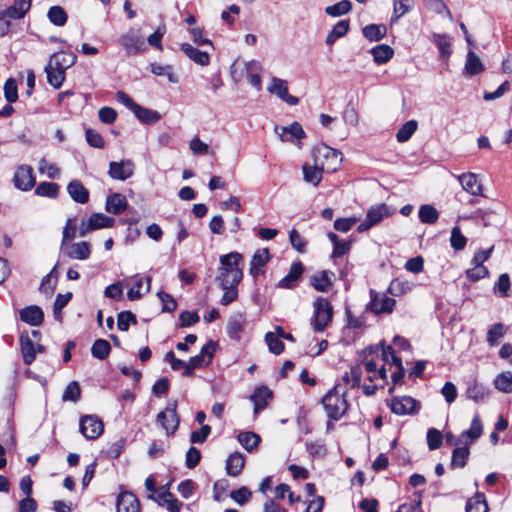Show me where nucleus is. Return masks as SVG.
<instances>
[{
    "mask_svg": "<svg viewBox=\"0 0 512 512\" xmlns=\"http://www.w3.org/2000/svg\"><path fill=\"white\" fill-rule=\"evenodd\" d=\"M242 260V254L236 251L219 257L220 267L216 276L218 285L239 284L241 282L243 271L239 265Z\"/></svg>",
    "mask_w": 512,
    "mask_h": 512,
    "instance_id": "obj_1",
    "label": "nucleus"
},
{
    "mask_svg": "<svg viewBox=\"0 0 512 512\" xmlns=\"http://www.w3.org/2000/svg\"><path fill=\"white\" fill-rule=\"evenodd\" d=\"M313 162L326 173L337 171L342 163V153L325 144L315 146L312 151Z\"/></svg>",
    "mask_w": 512,
    "mask_h": 512,
    "instance_id": "obj_2",
    "label": "nucleus"
},
{
    "mask_svg": "<svg viewBox=\"0 0 512 512\" xmlns=\"http://www.w3.org/2000/svg\"><path fill=\"white\" fill-rule=\"evenodd\" d=\"M324 409L329 418L340 419L348 408V403L344 398V392H341L338 386L334 387L323 397Z\"/></svg>",
    "mask_w": 512,
    "mask_h": 512,
    "instance_id": "obj_3",
    "label": "nucleus"
},
{
    "mask_svg": "<svg viewBox=\"0 0 512 512\" xmlns=\"http://www.w3.org/2000/svg\"><path fill=\"white\" fill-rule=\"evenodd\" d=\"M333 315V307L326 298L317 297L313 301V317L311 324L315 331H323L332 321Z\"/></svg>",
    "mask_w": 512,
    "mask_h": 512,
    "instance_id": "obj_4",
    "label": "nucleus"
},
{
    "mask_svg": "<svg viewBox=\"0 0 512 512\" xmlns=\"http://www.w3.org/2000/svg\"><path fill=\"white\" fill-rule=\"evenodd\" d=\"M392 214L391 209L386 204H378L368 209L365 219L357 227L358 232H365L378 225L381 221Z\"/></svg>",
    "mask_w": 512,
    "mask_h": 512,
    "instance_id": "obj_5",
    "label": "nucleus"
},
{
    "mask_svg": "<svg viewBox=\"0 0 512 512\" xmlns=\"http://www.w3.org/2000/svg\"><path fill=\"white\" fill-rule=\"evenodd\" d=\"M177 402L170 401L165 410L157 415L158 424L165 430L167 436L175 433L179 426V418L176 412Z\"/></svg>",
    "mask_w": 512,
    "mask_h": 512,
    "instance_id": "obj_6",
    "label": "nucleus"
},
{
    "mask_svg": "<svg viewBox=\"0 0 512 512\" xmlns=\"http://www.w3.org/2000/svg\"><path fill=\"white\" fill-rule=\"evenodd\" d=\"M274 132L282 142L295 144L298 148H301L300 141L306 136L302 126L296 121L288 126L276 125Z\"/></svg>",
    "mask_w": 512,
    "mask_h": 512,
    "instance_id": "obj_7",
    "label": "nucleus"
},
{
    "mask_svg": "<svg viewBox=\"0 0 512 512\" xmlns=\"http://www.w3.org/2000/svg\"><path fill=\"white\" fill-rule=\"evenodd\" d=\"M114 223L115 220L112 217H109L103 213H93L87 220L81 222L79 226V235L84 237L94 230L111 228L113 227Z\"/></svg>",
    "mask_w": 512,
    "mask_h": 512,
    "instance_id": "obj_8",
    "label": "nucleus"
},
{
    "mask_svg": "<svg viewBox=\"0 0 512 512\" xmlns=\"http://www.w3.org/2000/svg\"><path fill=\"white\" fill-rule=\"evenodd\" d=\"M395 306V300L385 293L370 290V301L366 305V310L374 314L391 313Z\"/></svg>",
    "mask_w": 512,
    "mask_h": 512,
    "instance_id": "obj_9",
    "label": "nucleus"
},
{
    "mask_svg": "<svg viewBox=\"0 0 512 512\" xmlns=\"http://www.w3.org/2000/svg\"><path fill=\"white\" fill-rule=\"evenodd\" d=\"M119 44L127 55H137L145 51L146 46L142 37L133 29L128 30L119 37Z\"/></svg>",
    "mask_w": 512,
    "mask_h": 512,
    "instance_id": "obj_10",
    "label": "nucleus"
},
{
    "mask_svg": "<svg viewBox=\"0 0 512 512\" xmlns=\"http://www.w3.org/2000/svg\"><path fill=\"white\" fill-rule=\"evenodd\" d=\"M81 434L90 440L97 439L104 430L103 422L95 415H84L79 421Z\"/></svg>",
    "mask_w": 512,
    "mask_h": 512,
    "instance_id": "obj_11",
    "label": "nucleus"
},
{
    "mask_svg": "<svg viewBox=\"0 0 512 512\" xmlns=\"http://www.w3.org/2000/svg\"><path fill=\"white\" fill-rule=\"evenodd\" d=\"M215 345L212 341L207 342L201 349L200 353L189 359L186 370L183 371L184 376H189L194 369L207 366L214 354Z\"/></svg>",
    "mask_w": 512,
    "mask_h": 512,
    "instance_id": "obj_12",
    "label": "nucleus"
},
{
    "mask_svg": "<svg viewBox=\"0 0 512 512\" xmlns=\"http://www.w3.org/2000/svg\"><path fill=\"white\" fill-rule=\"evenodd\" d=\"M388 406L396 415L415 414L420 409V403L409 396L394 397L388 402Z\"/></svg>",
    "mask_w": 512,
    "mask_h": 512,
    "instance_id": "obj_13",
    "label": "nucleus"
},
{
    "mask_svg": "<svg viewBox=\"0 0 512 512\" xmlns=\"http://www.w3.org/2000/svg\"><path fill=\"white\" fill-rule=\"evenodd\" d=\"M267 91L291 106L299 103V99L297 97L288 93V82L284 79L272 77L267 85Z\"/></svg>",
    "mask_w": 512,
    "mask_h": 512,
    "instance_id": "obj_14",
    "label": "nucleus"
},
{
    "mask_svg": "<svg viewBox=\"0 0 512 512\" xmlns=\"http://www.w3.org/2000/svg\"><path fill=\"white\" fill-rule=\"evenodd\" d=\"M135 171V164L132 160L112 161L109 163L108 175L113 180L125 181L131 178Z\"/></svg>",
    "mask_w": 512,
    "mask_h": 512,
    "instance_id": "obj_15",
    "label": "nucleus"
},
{
    "mask_svg": "<svg viewBox=\"0 0 512 512\" xmlns=\"http://www.w3.org/2000/svg\"><path fill=\"white\" fill-rule=\"evenodd\" d=\"M14 185L22 190L28 191L35 185V177L33 175V169L28 165H21L16 169L14 174Z\"/></svg>",
    "mask_w": 512,
    "mask_h": 512,
    "instance_id": "obj_16",
    "label": "nucleus"
},
{
    "mask_svg": "<svg viewBox=\"0 0 512 512\" xmlns=\"http://www.w3.org/2000/svg\"><path fill=\"white\" fill-rule=\"evenodd\" d=\"M159 506L166 508L169 512H180L182 503L168 490L162 488L158 494L149 495Z\"/></svg>",
    "mask_w": 512,
    "mask_h": 512,
    "instance_id": "obj_17",
    "label": "nucleus"
},
{
    "mask_svg": "<svg viewBox=\"0 0 512 512\" xmlns=\"http://www.w3.org/2000/svg\"><path fill=\"white\" fill-rule=\"evenodd\" d=\"M14 4L0 9L2 17L11 20H20L24 18L26 13L29 11L31 7V0H13Z\"/></svg>",
    "mask_w": 512,
    "mask_h": 512,
    "instance_id": "obj_18",
    "label": "nucleus"
},
{
    "mask_svg": "<svg viewBox=\"0 0 512 512\" xmlns=\"http://www.w3.org/2000/svg\"><path fill=\"white\" fill-rule=\"evenodd\" d=\"M76 59L74 53L57 52L50 56L46 66L49 69L56 68L66 72L68 68L75 64Z\"/></svg>",
    "mask_w": 512,
    "mask_h": 512,
    "instance_id": "obj_19",
    "label": "nucleus"
},
{
    "mask_svg": "<svg viewBox=\"0 0 512 512\" xmlns=\"http://www.w3.org/2000/svg\"><path fill=\"white\" fill-rule=\"evenodd\" d=\"M458 181L467 193L473 196L482 195V185L477 174L472 172L463 173L458 176Z\"/></svg>",
    "mask_w": 512,
    "mask_h": 512,
    "instance_id": "obj_20",
    "label": "nucleus"
},
{
    "mask_svg": "<svg viewBox=\"0 0 512 512\" xmlns=\"http://www.w3.org/2000/svg\"><path fill=\"white\" fill-rule=\"evenodd\" d=\"M333 276V272L322 270L313 274L309 282L318 292H327L333 286Z\"/></svg>",
    "mask_w": 512,
    "mask_h": 512,
    "instance_id": "obj_21",
    "label": "nucleus"
},
{
    "mask_svg": "<svg viewBox=\"0 0 512 512\" xmlns=\"http://www.w3.org/2000/svg\"><path fill=\"white\" fill-rule=\"evenodd\" d=\"M489 396V389L477 379L468 382L466 397L476 403L484 402Z\"/></svg>",
    "mask_w": 512,
    "mask_h": 512,
    "instance_id": "obj_22",
    "label": "nucleus"
},
{
    "mask_svg": "<svg viewBox=\"0 0 512 512\" xmlns=\"http://www.w3.org/2000/svg\"><path fill=\"white\" fill-rule=\"evenodd\" d=\"M64 253L71 259L87 260L91 255V245L86 241L72 243L65 248Z\"/></svg>",
    "mask_w": 512,
    "mask_h": 512,
    "instance_id": "obj_23",
    "label": "nucleus"
},
{
    "mask_svg": "<svg viewBox=\"0 0 512 512\" xmlns=\"http://www.w3.org/2000/svg\"><path fill=\"white\" fill-rule=\"evenodd\" d=\"M21 321L30 326H39L44 320V313L39 306L31 305L23 308L20 313Z\"/></svg>",
    "mask_w": 512,
    "mask_h": 512,
    "instance_id": "obj_24",
    "label": "nucleus"
},
{
    "mask_svg": "<svg viewBox=\"0 0 512 512\" xmlns=\"http://www.w3.org/2000/svg\"><path fill=\"white\" fill-rule=\"evenodd\" d=\"M272 392L265 386H259L254 390L250 399L254 404V415H258L260 411L264 410L268 405V400L271 399Z\"/></svg>",
    "mask_w": 512,
    "mask_h": 512,
    "instance_id": "obj_25",
    "label": "nucleus"
},
{
    "mask_svg": "<svg viewBox=\"0 0 512 512\" xmlns=\"http://www.w3.org/2000/svg\"><path fill=\"white\" fill-rule=\"evenodd\" d=\"M181 51L194 63L200 66H207L210 63V55L206 51H201L189 43H183L180 46Z\"/></svg>",
    "mask_w": 512,
    "mask_h": 512,
    "instance_id": "obj_26",
    "label": "nucleus"
},
{
    "mask_svg": "<svg viewBox=\"0 0 512 512\" xmlns=\"http://www.w3.org/2000/svg\"><path fill=\"white\" fill-rule=\"evenodd\" d=\"M67 193L76 203L86 204L89 201V191L79 180L68 183Z\"/></svg>",
    "mask_w": 512,
    "mask_h": 512,
    "instance_id": "obj_27",
    "label": "nucleus"
},
{
    "mask_svg": "<svg viewBox=\"0 0 512 512\" xmlns=\"http://www.w3.org/2000/svg\"><path fill=\"white\" fill-rule=\"evenodd\" d=\"M117 512H140V503L130 492H123L117 499Z\"/></svg>",
    "mask_w": 512,
    "mask_h": 512,
    "instance_id": "obj_28",
    "label": "nucleus"
},
{
    "mask_svg": "<svg viewBox=\"0 0 512 512\" xmlns=\"http://www.w3.org/2000/svg\"><path fill=\"white\" fill-rule=\"evenodd\" d=\"M303 270L304 268L301 262H294L291 265L288 274L278 282V287L285 289L294 288L297 285Z\"/></svg>",
    "mask_w": 512,
    "mask_h": 512,
    "instance_id": "obj_29",
    "label": "nucleus"
},
{
    "mask_svg": "<svg viewBox=\"0 0 512 512\" xmlns=\"http://www.w3.org/2000/svg\"><path fill=\"white\" fill-rule=\"evenodd\" d=\"M261 69V65L255 60H251L244 63V71L247 74L248 82L257 91H260L262 89V80L259 75Z\"/></svg>",
    "mask_w": 512,
    "mask_h": 512,
    "instance_id": "obj_30",
    "label": "nucleus"
},
{
    "mask_svg": "<svg viewBox=\"0 0 512 512\" xmlns=\"http://www.w3.org/2000/svg\"><path fill=\"white\" fill-rule=\"evenodd\" d=\"M20 349L23 361L26 365L32 364L35 360V344L27 332H23L20 336Z\"/></svg>",
    "mask_w": 512,
    "mask_h": 512,
    "instance_id": "obj_31",
    "label": "nucleus"
},
{
    "mask_svg": "<svg viewBox=\"0 0 512 512\" xmlns=\"http://www.w3.org/2000/svg\"><path fill=\"white\" fill-rule=\"evenodd\" d=\"M269 259L270 253L267 248L257 250L250 263V274L253 277H257L262 272V268L267 264Z\"/></svg>",
    "mask_w": 512,
    "mask_h": 512,
    "instance_id": "obj_32",
    "label": "nucleus"
},
{
    "mask_svg": "<svg viewBox=\"0 0 512 512\" xmlns=\"http://www.w3.org/2000/svg\"><path fill=\"white\" fill-rule=\"evenodd\" d=\"M245 466V457L240 452H234L226 459L225 469L229 476H238Z\"/></svg>",
    "mask_w": 512,
    "mask_h": 512,
    "instance_id": "obj_33",
    "label": "nucleus"
},
{
    "mask_svg": "<svg viewBox=\"0 0 512 512\" xmlns=\"http://www.w3.org/2000/svg\"><path fill=\"white\" fill-rule=\"evenodd\" d=\"M127 208V200L125 196L114 193L109 195L106 199L105 209L107 212L118 215L124 212Z\"/></svg>",
    "mask_w": 512,
    "mask_h": 512,
    "instance_id": "obj_34",
    "label": "nucleus"
},
{
    "mask_svg": "<svg viewBox=\"0 0 512 512\" xmlns=\"http://www.w3.org/2000/svg\"><path fill=\"white\" fill-rule=\"evenodd\" d=\"M489 506L486 501L485 495L482 492L476 491L474 496L470 497L465 505V512H488Z\"/></svg>",
    "mask_w": 512,
    "mask_h": 512,
    "instance_id": "obj_35",
    "label": "nucleus"
},
{
    "mask_svg": "<svg viewBox=\"0 0 512 512\" xmlns=\"http://www.w3.org/2000/svg\"><path fill=\"white\" fill-rule=\"evenodd\" d=\"M246 325L245 317L242 313L234 314L230 317L227 324V333L233 339H239L240 334Z\"/></svg>",
    "mask_w": 512,
    "mask_h": 512,
    "instance_id": "obj_36",
    "label": "nucleus"
},
{
    "mask_svg": "<svg viewBox=\"0 0 512 512\" xmlns=\"http://www.w3.org/2000/svg\"><path fill=\"white\" fill-rule=\"evenodd\" d=\"M322 173L324 171L318 167V165L303 164L302 165V174L303 180L316 187L322 180Z\"/></svg>",
    "mask_w": 512,
    "mask_h": 512,
    "instance_id": "obj_37",
    "label": "nucleus"
},
{
    "mask_svg": "<svg viewBox=\"0 0 512 512\" xmlns=\"http://www.w3.org/2000/svg\"><path fill=\"white\" fill-rule=\"evenodd\" d=\"M135 117L144 124H153L160 120L161 115L158 111L142 107L137 104L132 110Z\"/></svg>",
    "mask_w": 512,
    "mask_h": 512,
    "instance_id": "obj_38",
    "label": "nucleus"
},
{
    "mask_svg": "<svg viewBox=\"0 0 512 512\" xmlns=\"http://www.w3.org/2000/svg\"><path fill=\"white\" fill-rule=\"evenodd\" d=\"M373 60L376 64L382 65L387 63L394 55V50L387 44H381L370 50Z\"/></svg>",
    "mask_w": 512,
    "mask_h": 512,
    "instance_id": "obj_39",
    "label": "nucleus"
},
{
    "mask_svg": "<svg viewBox=\"0 0 512 512\" xmlns=\"http://www.w3.org/2000/svg\"><path fill=\"white\" fill-rule=\"evenodd\" d=\"M151 277L149 276H146V277H140L137 279L136 283L134 284V286L128 290L127 292V297L130 301H135V300H139L143 293H142V288L145 284V293H148L151 289Z\"/></svg>",
    "mask_w": 512,
    "mask_h": 512,
    "instance_id": "obj_40",
    "label": "nucleus"
},
{
    "mask_svg": "<svg viewBox=\"0 0 512 512\" xmlns=\"http://www.w3.org/2000/svg\"><path fill=\"white\" fill-rule=\"evenodd\" d=\"M349 31V21L341 20L337 22L325 38V43L333 45L339 38L344 37Z\"/></svg>",
    "mask_w": 512,
    "mask_h": 512,
    "instance_id": "obj_41",
    "label": "nucleus"
},
{
    "mask_svg": "<svg viewBox=\"0 0 512 512\" xmlns=\"http://www.w3.org/2000/svg\"><path fill=\"white\" fill-rule=\"evenodd\" d=\"M362 33L367 40L376 42L386 36L387 28L383 24H369L363 27Z\"/></svg>",
    "mask_w": 512,
    "mask_h": 512,
    "instance_id": "obj_42",
    "label": "nucleus"
},
{
    "mask_svg": "<svg viewBox=\"0 0 512 512\" xmlns=\"http://www.w3.org/2000/svg\"><path fill=\"white\" fill-rule=\"evenodd\" d=\"M483 70L484 67L480 58L475 54L473 50H469L464 66V73L468 76H473L481 73Z\"/></svg>",
    "mask_w": 512,
    "mask_h": 512,
    "instance_id": "obj_43",
    "label": "nucleus"
},
{
    "mask_svg": "<svg viewBox=\"0 0 512 512\" xmlns=\"http://www.w3.org/2000/svg\"><path fill=\"white\" fill-rule=\"evenodd\" d=\"M418 217L423 224H435L439 218L438 210L430 204H423L419 207Z\"/></svg>",
    "mask_w": 512,
    "mask_h": 512,
    "instance_id": "obj_44",
    "label": "nucleus"
},
{
    "mask_svg": "<svg viewBox=\"0 0 512 512\" xmlns=\"http://www.w3.org/2000/svg\"><path fill=\"white\" fill-rule=\"evenodd\" d=\"M431 39L432 42L437 46L440 56L444 59L449 58L452 53L451 41L449 36L445 34L434 33Z\"/></svg>",
    "mask_w": 512,
    "mask_h": 512,
    "instance_id": "obj_45",
    "label": "nucleus"
},
{
    "mask_svg": "<svg viewBox=\"0 0 512 512\" xmlns=\"http://www.w3.org/2000/svg\"><path fill=\"white\" fill-rule=\"evenodd\" d=\"M494 387L502 393H512V372L504 371L496 375Z\"/></svg>",
    "mask_w": 512,
    "mask_h": 512,
    "instance_id": "obj_46",
    "label": "nucleus"
},
{
    "mask_svg": "<svg viewBox=\"0 0 512 512\" xmlns=\"http://www.w3.org/2000/svg\"><path fill=\"white\" fill-rule=\"evenodd\" d=\"M413 7V0H395L393 3L391 23H396L402 16L411 11Z\"/></svg>",
    "mask_w": 512,
    "mask_h": 512,
    "instance_id": "obj_47",
    "label": "nucleus"
},
{
    "mask_svg": "<svg viewBox=\"0 0 512 512\" xmlns=\"http://www.w3.org/2000/svg\"><path fill=\"white\" fill-rule=\"evenodd\" d=\"M327 236H328V239L333 244L332 257H335V258L341 257V256L345 255L350 250L351 243L349 241L340 240L339 237L333 232H329L327 234Z\"/></svg>",
    "mask_w": 512,
    "mask_h": 512,
    "instance_id": "obj_48",
    "label": "nucleus"
},
{
    "mask_svg": "<svg viewBox=\"0 0 512 512\" xmlns=\"http://www.w3.org/2000/svg\"><path fill=\"white\" fill-rule=\"evenodd\" d=\"M260 440V436L254 432H242L238 435L239 443L248 452L254 451L258 447Z\"/></svg>",
    "mask_w": 512,
    "mask_h": 512,
    "instance_id": "obj_49",
    "label": "nucleus"
},
{
    "mask_svg": "<svg viewBox=\"0 0 512 512\" xmlns=\"http://www.w3.org/2000/svg\"><path fill=\"white\" fill-rule=\"evenodd\" d=\"M47 82L55 89H59L66 78V72L60 69L45 67Z\"/></svg>",
    "mask_w": 512,
    "mask_h": 512,
    "instance_id": "obj_50",
    "label": "nucleus"
},
{
    "mask_svg": "<svg viewBox=\"0 0 512 512\" xmlns=\"http://www.w3.org/2000/svg\"><path fill=\"white\" fill-rule=\"evenodd\" d=\"M418 128V123L415 120L405 122L396 134V139L399 143L408 141Z\"/></svg>",
    "mask_w": 512,
    "mask_h": 512,
    "instance_id": "obj_51",
    "label": "nucleus"
},
{
    "mask_svg": "<svg viewBox=\"0 0 512 512\" xmlns=\"http://www.w3.org/2000/svg\"><path fill=\"white\" fill-rule=\"evenodd\" d=\"M38 171L40 174L47 176L50 179H56L60 176V168L45 158H41L38 162Z\"/></svg>",
    "mask_w": 512,
    "mask_h": 512,
    "instance_id": "obj_52",
    "label": "nucleus"
},
{
    "mask_svg": "<svg viewBox=\"0 0 512 512\" xmlns=\"http://www.w3.org/2000/svg\"><path fill=\"white\" fill-rule=\"evenodd\" d=\"M352 9V4L349 0H341L340 2L327 6L325 13L331 17H339L349 13Z\"/></svg>",
    "mask_w": 512,
    "mask_h": 512,
    "instance_id": "obj_53",
    "label": "nucleus"
},
{
    "mask_svg": "<svg viewBox=\"0 0 512 512\" xmlns=\"http://www.w3.org/2000/svg\"><path fill=\"white\" fill-rule=\"evenodd\" d=\"M110 350V343L104 339H97L91 347V353L93 357L99 360H104L105 358H107L110 353Z\"/></svg>",
    "mask_w": 512,
    "mask_h": 512,
    "instance_id": "obj_54",
    "label": "nucleus"
},
{
    "mask_svg": "<svg viewBox=\"0 0 512 512\" xmlns=\"http://www.w3.org/2000/svg\"><path fill=\"white\" fill-rule=\"evenodd\" d=\"M35 193L41 197L56 198L59 194V185L54 182H41Z\"/></svg>",
    "mask_w": 512,
    "mask_h": 512,
    "instance_id": "obj_55",
    "label": "nucleus"
},
{
    "mask_svg": "<svg viewBox=\"0 0 512 512\" xmlns=\"http://www.w3.org/2000/svg\"><path fill=\"white\" fill-rule=\"evenodd\" d=\"M469 456L467 447L455 448L452 452L451 468H463L466 465Z\"/></svg>",
    "mask_w": 512,
    "mask_h": 512,
    "instance_id": "obj_56",
    "label": "nucleus"
},
{
    "mask_svg": "<svg viewBox=\"0 0 512 512\" xmlns=\"http://www.w3.org/2000/svg\"><path fill=\"white\" fill-rule=\"evenodd\" d=\"M150 70L156 76H166L170 83L178 82V77L173 73V69L170 65L153 63L151 64Z\"/></svg>",
    "mask_w": 512,
    "mask_h": 512,
    "instance_id": "obj_57",
    "label": "nucleus"
},
{
    "mask_svg": "<svg viewBox=\"0 0 512 512\" xmlns=\"http://www.w3.org/2000/svg\"><path fill=\"white\" fill-rule=\"evenodd\" d=\"M81 397L80 385L77 381L70 382L63 391L62 401L77 402Z\"/></svg>",
    "mask_w": 512,
    "mask_h": 512,
    "instance_id": "obj_58",
    "label": "nucleus"
},
{
    "mask_svg": "<svg viewBox=\"0 0 512 512\" xmlns=\"http://www.w3.org/2000/svg\"><path fill=\"white\" fill-rule=\"evenodd\" d=\"M47 17L56 26H63L67 22V14L60 6H52L48 10Z\"/></svg>",
    "mask_w": 512,
    "mask_h": 512,
    "instance_id": "obj_59",
    "label": "nucleus"
},
{
    "mask_svg": "<svg viewBox=\"0 0 512 512\" xmlns=\"http://www.w3.org/2000/svg\"><path fill=\"white\" fill-rule=\"evenodd\" d=\"M483 432V425L478 415H475L472 419L470 428L462 433L463 437L469 438L471 442L481 436Z\"/></svg>",
    "mask_w": 512,
    "mask_h": 512,
    "instance_id": "obj_60",
    "label": "nucleus"
},
{
    "mask_svg": "<svg viewBox=\"0 0 512 512\" xmlns=\"http://www.w3.org/2000/svg\"><path fill=\"white\" fill-rule=\"evenodd\" d=\"M239 284H227V285H219L221 289L224 290V293L220 299V303L223 306H227L230 303L234 302L238 298V290L237 286Z\"/></svg>",
    "mask_w": 512,
    "mask_h": 512,
    "instance_id": "obj_61",
    "label": "nucleus"
},
{
    "mask_svg": "<svg viewBox=\"0 0 512 512\" xmlns=\"http://www.w3.org/2000/svg\"><path fill=\"white\" fill-rule=\"evenodd\" d=\"M281 339L282 338L278 337L277 335L272 334V332H267L265 334V342L271 353L279 355L284 351V344Z\"/></svg>",
    "mask_w": 512,
    "mask_h": 512,
    "instance_id": "obj_62",
    "label": "nucleus"
},
{
    "mask_svg": "<svg viewBox=\"0 0 512 512\" xmlns=\"http://www.w3.org/2000/svg\"><path fill=\"white\" fill-rule=\"evenodd\" d=\"M506 328L504 325L497 323L494 324L487 332V342L490 346L498 344L499 340L505 335Z\"/></svg>",
    "mask_w": 512,
    "mask_h": 512,
    "instance_id": "obj_63",
    "label": "nucleus"
},
{
    "mask_svg": "<svg viewBox=\"0 0 512 512\" xmlns=\"http://www.w3.org/2000/svg\"><path fill=\"white\" fill-rule=\"evenodd\" d=\"M136 322L135 315L130 311H123L118 314L117 327L121 331H127L130 324H136Z\"/></svg>",
    "mask_w": 512,
    "mask_h": 512,
    "instance_id": "obj_64",
    "label": "nucleus"
}]
</instances>
